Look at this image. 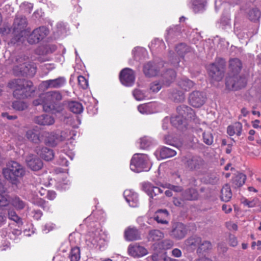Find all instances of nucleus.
Wrapping results in <instances>:
<instances>
[{
	"instance_id": "nucleus-1",
	"label": "nucleus",
	"mask_w": 261,
	"mask_h": 261,
	"mask_svg": "<svg viewBox=\"0 0 261 261\" xmlns=\"http://www.w3.org/2000/svg\"><path fill=\"white\" fill-rule=\"evenodd\" d=\"M8 86L13 89V96L16 98L31 96L35 92L33 83L23 79L13 80L9 83Z\"/></svg>"
},
{
	"instance_id": "nucleus-2",
	"label": "nucleus",
	"mask_w": 261,
	"mask_h": 261,
	"mask_svg": "<svg viewBox=\"0 0 261 261\" xmlns=\"http://www.w3.org/2000/svg\"><path fill=\"white\" fill-rule=\"evenodd\" d=\"M28 21L25 17L18 15L14 19L13 29L14 36L12 39V42L23 43L31 31L29 28H27Z\"/></svg>"
},
{
	"instance_id": "nucleus-3",
	"label": "nucleus",
	"mask_w": 261,
	"mask_h": 261,
	"mask_svg": "<svg viewBox=\"0 0 261 261\" xmlns=\"http://www.w3.org/2000/svg\"><path fill=\"white\" fill-rule=\"evenodd\" d=\"M13 73L16 75L33 76L36 72V67L29 62L28 58L23 55L16 57Z\"/></svg>"
},
{
	"instance_id": "nucleus-4",
	"label": "nucleus",
	"mask_w": 261,
	"mask_h": 261,
	"mask_svg": "<svg viewBox=\"0 0 261 261\" xmlns=\"http://www.w3.org/2000/svg\"><path fill=\"white\" fill-rule=\"evenodd\" d=\"M24 173L25 170L22 166L14 161L9 162L3 170L4 177L15 185L17 184L18 178L22 177Z\"/></svg>"
},
{
	"instance_id": "nucleus-5",
	"label": "nucleus",
	"mask_w": 261,
	"mask_h": 261,
	"mask_svg": "<svg viewBox=\"0 0 261 261\" xmlns=\"http://www.w3.org/2000/svg\"><path fill=\"white\" fill-rule=\"evenodd\" d=\"M177 115L173 116L171 118V124L179 128L182 125L185 120H194L195 113L192 109L187 106H180L177 108Z\"/></svg>"
},
{
	"instance_id": "nucleus-6",
	"label": "nucleus",
	"mask_w": 261,
	"mask_h": 261,
	"mask_svg": "<svg viewBox=\"0 0 261 261\" xmlns=\"http://www.w3.org/2000/svg\"><path fill=\"white\" fill-rule=\"evenodd\" d=\"M130 168L135 172L148 171L150 167L148 156L145 154H134L130 161Z\"/></svg>"
},
{
	"instance_id": "nucleus-7",
	"label": "nucleus",
	"mask_w": 261,
	"mask_h": 261,
	"mask_svg": "<svg viewBox=\"0 0 261 261\" xmlns=\"http://www.w3.org/2000/svg\"><path fill=\"white\" fill-rule=\"evenodd\" d=\"M185 167L189 170L200 172L205 167V162L198 155H187L181 160Z\"/></svg>"
},
{
	"instance_id": "nucleus-8",
	"label": "nucleus",
	"mask_w": 261,
	"mask_h": 261,
	"mask_svg": "<svg viewBox=\"0 0 261 261\" xmlns=\"http://www.w3.org/2000/svg\"><path fill=\"white\" fill-rule=\"evenodd\" d=\"M225 62L222 59H219L208 66L210 76L215 81H220L224 76Z\"/></svg>"
},
{
	"instance_id": "nucleus-9",
	"label": "nucleus",
	"mask_w": 261,
	"mask_h": 261,
	"mask_svg": "<svg viewBox=\"0 0 261 261\" xmlns=\"http://www.w3.org/2000/svg\"><path fill=\"white\" fill-rule=\"evenodd\" d=\"M42 98L44 99V111L51 112L55 108V105L60 101L62 96L59 91H50L42 94Z\"/></svg>"
},
{
	"instance_id": "nucleus-10",
	"label": "nucleus",
	"mask_w": 261,
	"mask_h": 261,
	"mask_svg": "<svg viewBox=\"0 0 261 261\" xmlns=\"http://www.w3.org/2000/svg\"><path fill=\"white\" fill-rule=\"evenodd\" d=\"M178 86L182 91L173 90L171 93V98L175 101L179 102L184 100V91L189 90L194 85V83L187 78H182L178 81Z\"/></svg>"
},
{
	"instance_id": "nucleus-11",
	"label": "nucleus",
	"mask_w": 261,
	"mask_h": 261,
	"mask_svg": "<svg viewBox=\"0 0 261 261\" xmlns=\"http://www.w3.org/2000/svg\"><path fill=\"white\" fill-rule=\"evenodd\" d=\"M49 33L48 30L45 27H39L35 29L31 33L27 36L28 42L30 44H36L44 39Z\"/></svg>"
},
{
	"instance_id": "nucleus-12",
	"label": "nucleus",
	"mask_w": 261,
	"mask_h": 261,
	"mask_svg": "<svg viewBox=\"0 0 261 261\" xmlns=\"http://www.w3.org/2000/svg\"><path fill=\"white\" fill-rule=\"evenodd\" d=\"M246 84V80L244 77H241L234 74L226 79V86L230 90H237L244 87Z\"/></svg>"
},
{
	"instance_id": "nucleus-13",
	"label": "nucleus",
	"mask_w": 261,
	"mask_h": 261,
	"mask_svg": "<svg viewBox=\"0 0 261 261\" xmlns=\"http://www.w3.org/2000/svg\"><path fill=\"white\" fill-rule=\"evenodd\" d=\"M159 185L163 186L160 183L157 184V185L159 186L157 187L154 186L150 182H145L143 184L142 188L144 191L146 192L152 199H153L154 196H158L159 194H162V196L160 197H158L155 198V200L162 201V199L164 197L163 195V190L159 187H163L159 186Z\"/></svg>"
},
{
	"instance_id": "nucleus-14",
	"label": "nucleus",
	"mask_w": 261,
	"mask_h": 261,
	"mask_svg": "<svg viewBox=\"0 0 261 261\" xmlns=\"http://www.w3.org/2000/svg\"><path fill=\"white\" fill-rule=\"evenodd\" d=\"M187 233V228L184 224L179 222L174 223L172 227L169 235L172 238L179 240L185 237Z\"/></svg>"
},
{
	"instance_id": "nucleus-15",
	"label": "nucleus",
	"mask_w": 261,
	"mask_h": 261,
	"mask_svg": "<svg viewBox=\"0 0 261 261\" xmlns=\"http://www.w3.org/2000/svg\"><path fill=\"white\" fill-rule=\"evenodd\" d=\"M120 80L121 83L126 86H132L135 80L134 71L130 68H126L120 72Z\"/></svg>"
},
{
	"instance_id": "nucleus-16",
	"label": "nucleus",
	"mask_w": 261,
	"mask_h": 261,
	"mask_svg": "<svg viewBox=\"0 0 261 261\" xmlns=\"http://www.w3.org/2000/svg\"><path fill=\"white\" fill-rule=\"evenodd\" d=\"M206 96L204 93L195 91L192 92L189 97L190 103L194 107L199 108L205 102Z\"/></svg>"
},
{
	"instance_id": "nucleus-17",
	"label": "nucleus",
	"mask_w": 261,
	"mask_h": 261,
	"mask_svg": "<svg viewBox=\"0 0 261 261\" xmlns=\"http://www.w3.org/2000/svg\"><path fill=\"white\" fill-rule=\"evenodd\" d=\"M127 251L132 256L142 257L148 253L147 250L138 243L130 244L127 248Z\"/></svg>"
},
{
	"instance_id": "nucleus-18",
	"label": "nucleus",
	"mask_w": 261,
	"mask_h": 261,
	"mask_svg": "<svg viewBox=\"0 0 261 261\" xmlns=\"http://www.w3.org/2000/svg\"><path fill=\"white\" fill-rule=\"evenodd\" d=\"M66 82V79L64 77L61 76L55 79L44 81L42 82V85L46 89H58L64 86Z\"/></svg>"
},
{
	"instance_id": "nucleus-19",
	"label": "nucleus",
	"mask_w": 261,
	"mask_h": 261,
	"mask_svg": "<svg viewBox=\"0 0 261 261\" xmlns=\"http://www.w3.org/2000/svg\"><path fill=\"white\" fill-rule=\"evenodd\" d=\"M124 197L130 206L135 207L139 205L138 194L131 190H126L123 193Z\"/></svg>"
},
{
	"instance_id": "nucleus-20",
	"label": "nucleus",
	"mask_w": 261,
	"mask_h": 261,
	"mask_svg": "<svg viewBox=\"0 0 261 261\" xmlns=\"http://www.w3.org/2000/svg\"><path fill=\"white\" fill-rule=\"evenodd\" d=\"M25 161L28 167L33 171L39 170L43 166L42 161L33 154L29 155Z\"/></svg>"
},
{
	"instance_id": "nucleus-21",
	"label": "nucleus",
	"mask_w": 261,
	"mask_h": 261,
	"mask_svg": "<svg viewBox=\"0 0 261 261\" xmlns=\"http://www.w3.org/2000/svg\"><path fill=\"white\" fill-rule=\"evenodd\" d=\"M159 66L151 63L148 62L144 65L143 72L146 76L152 77L158 75L159 72Z\"/></svg>"
},
{
	"instance_id": "nucleus-22",
	"label": "nucleus",
	"mask_w": 261,
	"mask_h": 261,
	"mask_svg": "<svg viewBox=\"0 0 261 261\" xmlns=\"http://www.w3.org/2000/svg\"><path fill=\"white\" fill-rule=\"evenodd\" d=\"M35 151L40 157L47 161L51 160L54 157L53 150L47 147H37Z\"/></svg>"
},
{
	"instance_id": "nucleus-23",
	"label": "nucleus",
	"mask_w": 261,
	"mask_h": 261,
	"mask_svg": "<svg viewBox=\"0 0 261 261\" xmlns=\"http://www.w3.org/2000/svg\"><path fill=\"white\" fill-rule=\"evenodd\" d=\"M36 123L41 125H50L55 123L54 118L47 114L37 116L34 119Z\"/></svg>"
},
{
	"instance_id": "nucleus-24",
	"label": "nucleus",
	"mask_w": 261,
	"mask_h": 261,
	"mask_svg": "<svg viewBox=\"0 0 261 261\" xmlns=\"http://www.w3.org/2000/svg\"><path fill=\"white\" fill-rule=\"evenodd\" d=\"M124 237L126 240L132 241L141 239L140 233L135 227H128L124 232Z\"/></svg>"
},
{
	"instance_id": "nucleus-25",
	"label": "nucleus",
	"mask_w": 261,
	"mask_h": 261,
	"mask_svg": "<svg viewBox=\"0 0 261 261\" xmlns=\"http://www.w3.org/2000/svg\"><path fill=\"white\" fill-rule=\"evenodd\" d=\"M169 213L167 210H159L157 211L154 216V219L158 223L163 224L168 223V218Z\"/></svg>"
},
{
	"instance_id": "nucleus-26",
	"label": "nucleus",
	"mask_w": 261,
	"mask_h": 261,
	"mask_svg": "<svg viewBox=\"0 0 261 261\" xmlns=\"http://www.w3.org/2000/svg\"><path fill=\"white\" fill-rule=\"evenodd\" d=\"M201 243V238L197 236L189 237L185 241V246L189 249H195Z\"/></svg>"
},
{
	"instance_id": "nucleus-27",
	"label": "nucleus",
	"mask_w": 261,
	"mask_h": 261,
	"mask_svg": "<svg viewBox=\"0 0 261 261\" xmlns=\"http://www.w3.org/2000/svg\"><path fill=\"white\" fill-rule=\"evenodd\" d=\"M164 238V233L158 229H152L148 234L147 239L149 242H157Z\"/></svg>"
},
{
	"instance_id": "nucleus-28",
	"label": "nucleus",
	"mask_w": 261,
	"mask_h": 261,
	"mask_svg": "<svg viewBox=\"0 0 261 261\" xmlns=\"http://www.w3.org/2000/svg\"><path fill=\"white\" fill-rule=\"evenodd\" d=\"M176 75V73L173 70L169 69L167 70L162 74L163 83L166 86H169L174 81Z\"/></svg>"
},
{
	"instance_id": "nucleus-29",
	"label": "nucleus",
	"mask_w": 261,
	"mask_h": 261,
	"mask_svg": "<svg viewBox=\"0 0 261 261\" xmlns=\"http://www.w3.org/2000/svg\"><path fill=\"white\" fill-rule=\"evenodd\" d=\"M40 132L37 128H33L27 131L26 133L27 138L31 141L35 143L40 142Z\"/></svg>"
},
{
	"instance_id": "nucleus-30",
	"label": "nucleus",
	"mask_w": 261,
	"mask_h": 261,
	"mask_svg": "<svg viewBox=\"0 0 261 261\" xmlns=\"http://www.w3.org/2000/svg\"><path fill=\"white\" fill-rule=\"evenodd\" d=\"M242 130V124L240 122H238L234 123L232 125L228 126L227 132L229 136L237 134V136H239L241 134Z\"/></svg>"
},
{
	"instance_id": "nucleus-31",
	"label": "nucleus",
	"mask_w": 261,
	"mask_h": 261,
	"mask_svg": "<svg viewBox=\"0 0 261 261\" xmlns=\"http://www.w3.org/2000/svg\"><path fill=\"white\" fill-rule=\"evenodd\" d=\"M246 175L243 173H238L232 179V186L236 188L242 186L246 180Z\"/></svg>"
},
{
	"instance_id": "nucleus-32",
	"label": "nucleus",
	"mask_w": 261,
	"mask_h": 261,
	"mask_svg": "<svg viewBox=\"0 0 261 261\" xmlns=\"http://www.w3.org/2000/svg\"><path fill=\"white\" fill-rule=\"evenodd\" d=\"M182 197L186 200H194L198 198V194L195 189H189L182 193Z\"/></svg>"
},
{
	"instance_id": "nucleus-33",
	"label": "nucleus",
	"mask_w": 261,
	"mask_h": 261,
	"mask_svg": "<svg viewBox=\"0 0 261 261\" xmlns=\"http://www.w3.org/2000/svg\"><path fill=\"white\" fill-rule=\"evenodd\" d=\"M62 136L60 133L59 134L52 133L48 137L47 143L52 146H55L59 143L62 142Z\"/></svg>"
},
{
	"instance_id": "nucleus-34",
	"label": "nucleus",
	"mask_w": 261,
	"mask_h": 261,
	"mask_svg": "<svg viewBox=\"0 0 261 261\" xmlns=\"http://www.w3.org/2000/svg\"><path fill=\"white\" fill-rule=\"evenodd\" d=\"M229 69L234 73H238L242 68V63L237 59H231L229 60Z\"/></svg>"
},
{
	"instance_id": "nucleus-35",
	"label": "nucleus",
	"mask_w": 261,
	"mask_h": 261,
	"mask_svg": "<svg viewBox=\"0 0 261 261\" xmlns=\"http://www.w3.org/2000/svg\"><path fill=\"white\" fill-rule=\"evenodd\" d=\"M231 197L232 193L230 186L226 184L221 190V199L224 201L227 202L231 199Z\"/></svg>"
},
{
	"instance_id": "nucleus-36",
	"label": "nucleus",
	"mask_w": 261,
	"mask_h": 261,
	"mask_svg": "<svg viewBox=\"0 0 261 261\" xmlns=\"http://www.w3.org/2000/svg\"><path fill=\"white\" fill-rule=\"evenodd\" d=\"M10 202L18 211L23 209L27 205L26 203L18 197L12 198Z\"/></svg>"
},
{
	"instance_id": "nucleus-37",
	"label": "nucleus",
	"mask_w": 261,
	"mask_h": 261,
	"mask_svg": "<svg viewBox=\"0 0 261 261\" xmlns=\"http://www.w3.org/2000/svg\"><path fill=\"white\" fill-rule=\"evenodd\" d=\"M206 4L205 0H193L192 9L195 12H200L204 10Z\"/></svg>"
},
{
	"instance_id": "nucleus-38",
	"label": "nucleus",
	"mask_w": 261,
	"mask_h": 261,
	"mask_svg": "<svg viewBox=\"0 0 261 261\" xmlns=\"http://www.w3.org/2000/svg\"><path fill=\"white\" fill-rule=\"evenodd\" d=\"M160 154L162 159H166L174 156L176 155L175 150L168 147H163L160 150Z\"/></svg>"
},
{
	"instance_id": "nucleus-39",
	"label": "nucleus",
	"mask_w": 261,
	"mask_h": 261,
	"mask_svg": "<svg viewBox=\"0 0 261 261\" xmlns=\"http://www.w3.org/2000/svg\"><path fill=\"white\" fill-rule=\"evenodd\" d=\"M69 110L74 113L80 114L83 112V107L82 104L77 101H70L68 103Z\"/></svg>"
},
{
	"instance_id": "nucleus-40",
	"label": "nucleus",
	"mask_w": 261,
	"mask_h": 261,
	"mask_svg": "<svg viewBox=\"0 0 261 261\" xmlns=\"http://www.w3.org/2000/svg\"><path fill=\"white\" fill-rule=\"evenodd\" d=\"M8 218L15 222L19 227L23 225L22 219L17 215L16 212L13 209H9L8 211Z\"/></svg>"
},
{
	"instance_id": "nucleus-41",
	"label": "nucleus",
	"mask_w": 261,
	"mask_h": 261,
	"mask_svg": "<svg viewBox=\"0 0 261 261\" xmlns=\"http://www.w3.org/2000/svg\"><path fill=\"white\" fill-rule=\"evenodd\" d=\"M152 103H144L140 105L138 107V110L142 114H149L152 113Z\"/></svg>"
},
{
	"instance_id": "nucleus-42",
	"label": "nucleus",
	"mask_w": 261,
	"mask_h": 261,
	"mask_svg": "<svg viewBox=\"0 0 261 261\" xmlns=\"http://www.w3.org/2000/svg\"><path fill=\"white\" fill-rule=\"evenodd\" d=\"M176 51L180 57H183L190 51V48L184 43H180L176 46Z\"/></svg>"
},
{
	"instance_id": "nucleus-43",
	"label": "nucleus",
	"mask_w": 261,
	"mask_h": 261,
	"mask_svg": "<svg viewBox=\"0 0 261 261\" xmlns=\"http://www.w3.org/2000/svg\"><path fill=\"white\" fill-rule=\"evenodd\" d=\"M212 248V244L209 241L201 240V243L199 244V247L197 248V252H206L210 250Z\"/></svg>"
},
{
	"instance_id": "nucleus-44",
	"label": "nucleus",
	"mask_w": 261,
	"mask_h": 261,
	"mask_svg": "<svg viewBox=\"0 0 261 261\" xmlns=\"http://www.w3.org/2000/svg\"><path fill=\"white\" fill-rule=\"evenodd\" d=\"M69 257L71 261H79L80 259V250L77 247H75L71 249Z\"/></svg>"
},
{
	"instance_id": "nucleus-45",
	"label": "nucleus",
	"mask_w": 261,
	"mask_h": 261,
	"mask_svg": "<svg viewBox=\"0 0 261 261\" xmlns=\"http://www.w3.org/2000/svg\"><path fill=\"white\" fill-rule=\"evenodd\" d=\"M261 14L259 10L256 8H252L248 12V17L251 21H256L259 19Z\"/></svg>"
},
{
	"instance_id": "nucleus-46",
	"label": "nucleus",
	"mask_w": 261,
	"mask_h": 261,
	"mask_svg": "<svg viewBox=\"0 0 261 261\" xmlns=\"http://www.w3.org/2000/svg\"><path fill=\"white\" fill-rule=\"evenodd\" d=\"M152 144V140L150 137L145 136L140 139V146L142 149H146Z\"/></svg>"
},
{
	"instance_id": "nucleus-47",
	"label": "nucleus",
	"mask_w": 261,
	"mask_h": 261,
	"mask_svg": "<svg viewBox=\"0 0 261 261\" xmlns=\"http://www.w3.org/2000/svg\"><path fill=\"white\" fill-rule=\"evenodd\" d=\"M61 136H62V141L69 140L73 139V137L75 135L74 130H65L60 133Z\"/></svg>"
},
{
	"instance_id": "nucleus-48",
	"label": "nucleus",
	"mask_w": 261,
	"mask_h": 261,
	"mask_svg": "<svg viewBox=\"0 0 261 261\" xmlns=\"http://www.w3.org/2000/svg\"><path fill=\"white\" fill-rule=\"evenodd\" d=\"M133 94L135 98L137 100H142L147 97L146 92L139 89H136L133 91Z\"/></svg>"
},
{
	"instance_id": "nucleus-49",
	"label": "nucleus",
	"mask_w": 261,
	"mask_h": 261,
	"mask_svg": "<svg viewBox=\"0 0 261 261\" xmlns=\"http://www.w3.org/2000/svg\"><path fill=\"white\" fill-rule=\"evenodd\" d=\"M12 107L16 110L23 111L27 108L28 106L23 101L17 100L12 103Z\"/></svg>"
},
{
	"instance_id": "nucleus-50",
	"label": "nucleus",
	"mask_w": 261,
	"mask_h": 261,
	"mask_svg": "<svg viewBox=\"0 0 261 261\" xmlns=\"http://www.w3.org/2000/svg\"><path fill=\"white\" fill-rule=\"evenodd\" d=\"M177 28L174 29H170L167 31L166 36V41H170L174 36H177L179 34V32L177 31Z\"/></svg>"
},
{
	"instance_id": "nucleus-51",
	"label": "nucleus",
	"mask_w": 261,
	"mask_h": 261,
	"mask_svg": "<svg viewBox=\"0 0 261 261\" xmlns=\"http://www.w3.org/2000/svg\"><path fill=\"white\" fill-rule=\"evenodd\" d=\"M169 60L171 65L174 67H177L179 65V59L177 58L173 52L170 51L169 55Z\"/></svg>"
},
{
	"instance_id": "nucleus-52",
	"label": "nucleus",
	"mask_w": 261,
	"mask_h": 261,
	"mask_svg": "<svg viewBox=\"0 0 261 261\" xmlns=\"http://www.w3.org/2000/svg\"><path fill=\"white\" fill-rule=\"evenodd\" d=\"M203 140L206 144L210 145L213 142V136L210 132H203Z\"/></svg>"
},
{
	"instance_id": "nucleus-53",
	"label": "nucleus",
	"mask_w": 261,
	"mask_h": 261,
	"mask_svg": "<svg viewBox=\"0 0 261 261\" xmlns=\"http://www.w3.org/2000/svg\"><path fill=\"white\" fill-rule=\"evenodd\" d=\"M8 199L9 196L7 194H0V207L7 206L10 202Z\"/></svg>"
},
{
	"instance_id": "nucleus-54",
	"label": "nucleus",
	"mask_w": 261,
	"mask_h": 261,
	"mask_svg": "<svg viewBox=\"0 0 261 261\" xmlns=\"http://www.w3.org/2000/svg\"><path fill=\"white\" fill-rule=\"evenodd\" d=\"M173 246V242L170 239H166L161 242V247L164 249H170Z\"/></svg>"
},
{
	"instance_id": "nucleus-55",
	"label": "nucleus",
	"mask_w": 261,
	"mask_h": 261,
	"mask_svg": "<svg viewBox=\"0 0 261 261\" xmlns=\"http://www.w3.org/2000/svg\"><path fill=\"white\" fill-rule=\"evenodd\" d=\"M79 85L84 89H86L88 86V81L83 76L80 75L78 76Z\"/></svg>"
},
{
	"instance_id": "nucleus-56",
	"label": "nucleus",
	"mask_w": 261,
	"mask_h": 261,
	"mask_svg": "<svg viewBox=\"0 0 261 261\" xmlns=\"http://www.w3.org/2000/svg\"><path fill=\"white\" fill-rule=\"evenodd\" d=\"M243 203L248 206L249 207H253L255 206H257L258 203V199L257 198H254L252 200H248L247 199L244 200Z\"/></svg>"
},
{
	"instance_id": "nucleus-57",
	"label": "nucleus",
	"mask_w": 261,
	"mask_h": 261,
	"mask_svg": "<svg viewBox=\"0 0 261 261\" xmlns=\"http://www.w3.org/2000/svg\"><path fill=\"white\" fill-rule=\"evenodd\" d=\"M159 186H160V185H159ZM161 186H162L163 188H168L171 190H173L176 192H179L182 191V188L180 186H174L172 185L169 184H166L165 185V186L161 185Z\"/></svg>"
},
{
	"instance_id": "nucleus-58",
	"label": "nucleus",
	"mask_w": 261,
	"mask_h": 261,
	"mask_svg": "<svg viewBox=\"0 0 261 261\" xmlns=\"http://www.w3.org/2000/svg\"><path fill=\"white\" fill-rule=\"evenodd\" d=\"M162 88V86L160 83L154 82L151 84L150 87V90L154 93L158 92Z\"/></svg>"
},
{
	"instance_id": "nucleus-59",
	"label": "nucleus",
	"mask_w": 261,
	"mask_h": 261,
	"mask_svg": "<svg viewBox=\"0 0 261 261\" xmlns=\"http://www.w3.org/2000/svg\"><path fill=\"white\" fill-rule=\"evenodd\" d=\"M7 221V217L4 209L0 208V227L4 225Z\"/></svg>"
},
{
	"instance_id": "nucleus-60",
	"label": "nucleus",
	"mask_w": 261,
	"mask_h": 261,
	"mask_svg": "<svg viewBox=\"0 0 261 261\" xmlns=\"http://www.w3.org/2000/svg\"><path fill=\"white\" fill-rule=\"evenodd\" d=\"M162 46L163 47H164L165 44L162 40L159 39H155L152 41L151 44L149 45L150 47L154 48H155L156 45Z\"/></svg>"
},
{
	"instance_id": "nucleus-61",
	"label": "nucleus",
	"mask_w": 261,
	"mask_h": 261,
	"mask_svg": "<svg viewBox=\"0 0 261 261\" xmlns=\"http://www.w3.org/2000/svg\"><path fill=\"white\" fill-rule=\"evenodd\" d=\"M45 103L44 99L42 98V94H41L39 97L36 99H35L33 101V103L34 106H37L40 105H42L43 109L44 110V105Z\"/></svg>"
},
{
	"instance_id": "nucleus-62",
	"label": "nucleus",
	"mask_w": 261,
	"mask_h": 261,
	"mask_svg": "<svg viewBox=\"0 0 261 261\" xmlns=\"http://www.w3.org/2000/svg\"><path fill=\"white\" fill-rule=\"evenodd\" d=\"M55 227V225L51 223H47L44 225L43 228V231L45 233H47L49 231L53 230Z\"/></svg>"
},
{
	"instance_id": "nucleus-63",
	"label": "nucleus",
	"mask_w": 261,
	"mask_h": 261,
	"mask_svg": "<svg viewBox=\"0 0 261 261\" xmlns=\"http://www.w3.org/2000/svg\"><path fill=\"white\" fill-rule=\"evenodd\" d=\"M59 158L58 163L60 165L65 166L68 165V162L63 154H61Z\"/></svg>"
},
{
	"instance_id": "nucleus-64",
	"label": "nucleus",
	"mask_w": 261,
	"mask_h": 261,
	"mask_svg": "<svg viewBox=\"0 0 261 261\" xmlns=\"http://www.w3.org/2000/svg\"><path fill=\"white\" fill-rule=\"evenodd\" d=\"M170 119L168 117H165L163 120L162 128L163 129H167L169 126Z\"/></svg>"
}]
</instances>
